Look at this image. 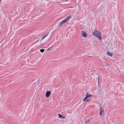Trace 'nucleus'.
I'll return each mask as SVG.
<instances>
[{
    "label": "nucleus",
    "instance_id": "1",
    "mask_svg": "<svg viewBox=\"0 0 124 124\" xmlns=\"http://www.w3.org/2000/svg\"><path fill=\"white\" fill-rule=\"evenodd\" d=\"M93 35L96 37L100 39L101 38V32L99 31L95 30L93 33Z\"/></svg>",
    "mask_w": 124,
    "mask_h": 124
},
{
    "label": "nucleus",
    "instance_id": "2",
    "mask_svg": "<svg viewBox=\"0 0 124 124\" xmlns=\"http://www.w3.org/2000/svg\"><path fill=\"white\" fill-rule=\"evenodd\" d=\"M71 18V16H68L67 17L65 18L64 20L62 21L61 22H60L58 25L59 27H61L63 24L64 23L67 22Z\"/></svg>",
    "mask_w": 124,
    "mask_h": 124
},
{
    "label": "nucleus",
    "instance_id": "3",
    "mask_svg": "<svg viewBox=\"0 0 124 124\" xmlns=\"http://www.w3.org/2000/svg\"><path fill=\"white\" fill-rule=\"evenodd\" d=\"M51 92L50 91H47L46 93V97L48 98L49 97L51 94Z\"/></svg>",
    "mask_w": 124,
    "mask_h": 124
},
{
    "label": "nucleus",
    "instance_id": "4",
    "mask_svg": "<svg viewBox=\"0 0 124 124\" xmlns=\"http://www.w3.org/2000/svg\"><path fill=\"white\" fill-rule=\"evenodd\" d=\"M81 33L82 34V37L86 38V33L83 31H82L81 32Z\"/></svg>",
    "mask_w": 124,
    "mask_h": 124
},
{
    "label": "nucleus",
    "instance_id": "5",
    "mask_svg": "<svg viewBox=\"0 0 124 124\" xmlns=\"http://www.w3.org/2000/svg\"><path fill=\"white\" fill-rule=\"evenodd\" d=\"M103 112V108H102L101 107H100V111L99 114L100 116L102 114Z\"/></svg>",
    "mask_w": 124,
    "mask_h": 124
},
{
    "label": "nucleus",
    "instance_id": "6",
    "mask_svg": "<svg viewBox=\"0 0 124 124\" xmlns=\"http://www.w3.org/2000/svg\"><path fill=\"white\" fill-rule=\"evenodd\" d=\"M107 54L110 56H112L113 55L111 53L110 51H108L107 52Z\"/></svg>",
    "mask_w": 124,
    "mask_h": 124
},
{
    "label": "nucleus",
    "instance_id": "7",
    "mask_svg": "<svg viewBox=\"0 0 124 124\" xmlns=\"http://www.w3.org/2000/svg\"><path fill=\"white\" fill-rule=\"evenodd\" d=\"M88 92H87L86 96V97L87 98L91 97V95H88Z\"/></svg>",
    "mask_w": 124,
    "mask_h": 124
},
{
    "label": "nucleus",
    "instance_id": "8",
    "mask_svg": "<svg viewBox=\"0 0 124 124\" xmlns=\"http://www.w3.org/2000/svg\"><path fill=\"white\" fill-rule=\"evenodd\" d=\"M48 34H46V35L44 36L43 37H42V39H41V40H42L45 39V37H46L48 35Z\"/></svg>",
    "mask_w": 124,
    "mask_h": 124
},
{
    "label": "nucleus",
    "instance_id": "9",
    "mask_svg": "<svg viewBox=\"0 0 124 124\" xmlns=\"http://www.w3.org/2000/svg\"><path fill=\"white\" fill-rule=\"evenodd\" d=\"M44 49H42L40 50V51L42 53H43L44 52Z\"/></svg>",
    "mask_w": 124,
    "mask_h": 124
},
{
    "label": "nucleus",
    "instance_id": "10",
    "mask_svg": "<svg viewBox=\"0 0 124 124\" xmlns=\"http://www.w3.org/2000/svg\"><path fill=\"white\" fill-rule=\"evenodd\" d=\"M58 116L59 118H62V115H60V114H58Z\"/></svg>",
    "mask_w": 124,
    "mask_h": 124
},
{
    "label": "nucleus",
    "instance_id": "11",
    "mask_svg": "<svg viewBox=\"0 0 124 124\" xmlns=\"http://www.w3.org/2000/svg\"><path fill=\"white\" fill-rule=\"evenodd\" d=\"M89 120H86L85 121V123H88L89 122Z\"/></svg>",
    "mask_w": 124,
    "mask_h": 124
},
{
    "label": "nucleus",
    "instance_id": "12",
    "mask_svg": "<svg viewBox=\"0 0 124 124\" xmlns=\"http://www.w3.org/2000/svg\"><path fill=\"white\" fill-rule=\"evenodd\" d=\"M53 46H52V47H50L47 50V51H49V50L51 48H52V47H53Z\"/></svg>",
    "mask_w": 124,
    "mask_h": 124
},
{
    "label": "nucleus",
    "instance_id": "13",
    "mask_svg": "<svg viewBox=\"0 0 124 124\" xmlns=\"http://www.w3.org/2000/svg\"><path fill=\"white\" fill-rule=\"evenodd\" d=\"M87 98L85 97L83 100V101H86V99H87Z\"/></svg>",
    "mask_w": 124,
    "mask_h": 124
},
{
    "label": "nucleus",
    "instance_id": "14",
    "mask_svg": "<svg viewBox=\"0 0 124 124\" xmlns=\"http://www.w3.org/2000/svg\"><path fill=\"white\" fill-rule=\"evenodd\" d=\"M65 118V116H62V119H64Z\"/></svg>",
    "mask_w": 124,
    "mask_h": 124
},
{
    "label": "nucleus",
    "instance_id": "15",
    "mask_svg": "<svg viewBox=\"0 0 124 124\" xmlns=\"http://www.w3.org/2000/svg\"><path fill=\"white\" fill-rule=\"evenodd\" d=\"M89 99H86V102H88V101H89Z\"/></svg>",
    "mask_w": 124,
    "mask_h": 124
},
{
    "label": "nucleus",
    "instance_id": "16",
    "mask_svg": "<svg viewBox=\"0 0 124 124\" xmlns=\"http://www.w3.org/2000/svg\"><path fill=\"white\" fill-rule=\"evenodd\" d=\"M99 77H98V84H99Z\"/></svg>",
    "mask_w": 124,
    "mask_h": 124
}]
</instances>
